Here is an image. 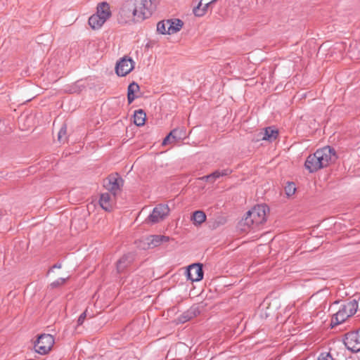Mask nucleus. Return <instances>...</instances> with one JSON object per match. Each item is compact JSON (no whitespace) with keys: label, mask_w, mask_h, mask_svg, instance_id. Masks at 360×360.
<instances>
[{"label":"nucleus","mask_w":360,"mask_h":360,"mask_svg":"<svg viewBox=\"0 0 360 360\" xmlns=\"http://www.w3.org/2000/svg\"><path fill=\"white\" fill-rule=\"evenodd\" d=\"M99 204L107 212H111L115 205V195L112 193H104L100 196Z\"/></svg>","instance_id":"9"},{"label":"nucleus","mask_w":360,"mask_h":360,"mask_svg":"<svg viewBox=\"0 0 360 360\" xmlns=\"http://www.w3.org/2000/svg\"><path fill=\"white\" fill-rule=\"evenodd\" d=\"M146 117V113L143 110H136L134 115V122L138 127L143 126L145 124Z\"/></svg>","instance_id":"21"},{"label":"nucleus","mask_w":360,"mask_h":360,"mask_svg":"<svg viewBox=\"0 0 360 360\" xmlns=\"http://www.w3.org/2000/svg\"><path fill=\"white\" fill-rule=\"evenodd\" d=\"M167 21L169 22V34L179 32L184 25V22L179 19H169Z\"/></svg>","instance_id":"17"},{"label":"nucleus","mask_w":360,"mask_h":360,"mask_svg":"<svg viewBox=\"0 0 360 360\" xmlns=\"http://www.w3.org/2000/svg\"><path fill=\"white\" fill-rule=\"evenodd\" d=\"M217 0H199L198 5L193 9V14L197 17H202L206 14L208 9Z\"/></svg>","instance_id":"11"},{"label":"nucleus","mask_w":360,"mask_h":360,"mask_svg":"<svg viewBox=\"0 0 360 360\" xmlns=\"http://www.w3.org/2000/svg\"><path fill=\"white\" fill-rule=\"evenodd\" d=\"M278 134L277 129L273 127H266L263 134L262 139L266 141H274Z\"/></svg>","instance_id":"20"},{"label":"nucleus","mask_w":360,"mask_h":360,"mask_svg":"<svg viewBox=\"0 0 360 360\" xmlns=\"http://www.w3.org/2000/svg\"><path fill=\"white\" fill-rule=\"evenodd\" d=\"M206 220V214L203 211L197 210L193 213L191 221L195 226H200Z\"/></svg>","instance_id":"18"},{"label":"nucleus","mask_w":360,"mask_h":360,"mask_svg":"<svg viewBox=\"0 0 360 360\" xmlns=\"http://www.w3.org/2000/svg\"><path fill=\"white\" fill-rule=\"evenodd\" d=\"M336 158L334 149L326 146L318 149L314 154L309 155L304 163L306 169L311 173L328 167Z\"/></svg>","instance_id":"2"},{"label":"nucleus","mask_w":360,"mask_h":360,"mask_svg":"<svg viewBox=\"0 0 360 360\" xmlns=\"http://www.w3.org/2000/svg\"><path fill=\"white\" fill-rule=\"evenodd\" d=\"M86 317V311H85L83 313H82L80 314V316H79L78 320H77L78 325H82L84 323Z\"/></svg>","instance_id":"29"},{"label":"nucleus","mask_w":360,"mask_h":360,"mask_svg":"<svg viewBox=\"0 0 360 360\" xmlns=\"http://www.w3.org/2000/svg\"><path fill=\"white\" fill-rule=\"evenodd\" d=\"M186 135V131L184 128L177 129H174L164 139L162 145L165 146L175 141L182 139Z\"/></svg>","instance_id":"12"},{"label":"nucleus","mask_w":360,"mask_h":360,"mask_svg":"<svg viewBox=\"0 0 360 360\" xmlns=\"http://www.w3.org/2000/svg\"><path fill=\"white\" fill-rule=\"evenodd\" d=\"M67 127L63 124L58 134V141L60 143H65L67 141Z\"/></svg>","instance_id":"25"},{"label":"nucleus","mask_w":360,"mask_h":360,"mask_svg":"<svg viewBox=\"0 0 360 360\" xmlns=\"http://www.w3.org/2000/svg\"><path fill=\"white\" fill-rule=\"evenodd\" d=\"M68 278H58L56 281H53L51 285L53 287V288H56V287H58V286H60L62 285H63L66 280L68 279Z\"/></svg>","instance_id":"27"},{"label":"nucleus","mask_w":360,"mask_h":360,"mask_svg":"<svg viewBox=\"0 0 360 360\" xmlns=\"http://www.w3.org/2000/svg\"><path fill=\"white\" fill-rule=\"evenodd\" d=\"M132 257L130 255H124L117 264V269L119 272H122L131 262Z\"/></svg>","instance_id":"23"},{"label":"nucleus","mask_w":360,"mask_h":360,"mask_svg":"<svg viewBox=\"0 0 360 360\" xmlns=\"http://www.w3.org/2000/svg\"><path fill=\"white\" fill-rule=\"evenodd\" d=\"M96 15L101 18H104L106 21L111 15L110 6L106 2L99 4L97 6Z\"/></svg>","instance_id":"15"},{"label":"nucleus","mask_w":360,"mask_h":360,"mask_svg":"<svg viewBox=\"0 0 360 360\" xmlns=\"http://www.w3.org/2000/svg\"><path fill=\"white\" fill-rule=\"evenodd\" d=\"M189 319H190V317L183 316V317L181 319V322H186V321H188Z\"/></svg>","instance_id":"30"},{"label":"nucleus","mask_w":360,"mask_h":360,"mask_svg":"<svg viewBox=\"0 0 360 360\" xmlns=\"http://www.w3.org/2000/svg\"><path fill=\"white\" fill-rule=\"evenodd\" d=\"M153 11L152 0H127L120 11L127 18L142 21L151 16Z\"/></svg>","instance_id":"1"},{"label":"nucleus","mask_w":360,"mask_h":360,"mask_svg":"<svg viewBox=\"0 0 360 360\" xmlns=\"http://www.w3.org/2000/svg\"><path fill=\"white\" fill-rule=\"evenodd\" d=\"M344 343L346 347L354 352L360 351V329L345 335Z\"/></svg>","instance_id":"6"},{"label":"nucleus","mask_w":360,"mask_h":360,"mask_svg":"<svg viewBox=\"0 0 360 360\" xmlns=\"http://www.w3.org/2000/svg\"><path fill=\"white\" fill-rule=\"evenodd\" d=\"M357 309L358 304L354 300L342 304L338 311L332 317V327L345 322L348 318L351 317L356 312Z\"/></svg>","instance_id":"4"},{"label":"nucleus","mask_w":360,"mask_h":360,"mask_svg":"<svg viewBox=\"0 0 360 360\" xmlns=\"http://www.w3.org/2000/svg\"><path fill=\"white\" fill-rule=\"evenodd\" d=\"M55 342L53 335L41 334L34 343V351L41 355L48 354L52 349Z\"/></svg>","instance_id":"5"},{"label":"nucleus","mask_w":360,"mask_h":360,"mask_svg":"<svg viewBox=\"0 0 360 360\" xmlns=\"http://www.w3.org/2000/svg\"><path fill=\"white\" fill-rule=\"evenodd\" d=\"M105 20L104 18H101L96 13L92 15L89 18V25L94 30H98L101 28L102 25L105 23Z\"/></svg>","instance_id":"16"},{"label":"nucleus","mask_w":360,"mask_h":360,"mask_svg":"<svg viewBox=\"0 0 360 360\" xmlns=\"http://www.w3.org/2000/svg\"><path fill=\"white\" fill-rule=\"evenodd\" d=\"M134 63L130 58L124 57L116 65V73L119 76H125L134 68Z\"/></svg>","instance_id":"8"},{"label":"nucleus","mask_w":360,"mask_h":360,"mask_svg":"<svg viewBox=\"0 0 360 360\" xmlns=\"http://www.w3.org/2000/svg\"><path fill=\"white\" fill-rule=\"evenodd\" d=\"M269 211V207L264 204L253 207L247 212L245 217L240 222L241 230L247 231L264 223Z\"/></svg>","instance_id":"3"},{"label":"nucleus","mask_w":360,"mask_h":360,"mask_svg":"<svg viewBox=\"0 0 360 360\" xmlns=\"http://www.w3.org/2000/svg\"><path fill=\"white\" fill-rule=\"evenodd\" d=\"M169 22L167 20H162L158 23L157 25V30L158 32L162 34H169V28H168Z\"/></svg>","instance_id":"24"},{"label":"nucleus","mask_w":360,"mask_h":360,"mask_svg":"<svg viewBox=\"0 0 360 360\" xmlns=\"http://www.w3.org/2000/svg\"><path fill=\"white\" fill-rule=\"evenodd\" d=\"M53 268H58V269H60L61 268V264H56L53 266Z\"/></svg>","instance_id":"32"},{"label":"nucleus","mask_w":360,"mask_h":360,"mask_svg":"<svg viewBox=\"0 0 360 360\" xmlns=\"http://www.w3.org/2000/svg\"><path fill=\"white\" fill-rule=\"evenodd\" d=\"M139 86L135 82H132L129 85L127 89V100L129 104L131 103L136 98L135 93L139 91Z\"/></svg>","instance_id":"19"},{"label":"nucleus","mask_w":360,"mask_h":360,"mask_svg":"<svg viewBox=\"0 0 360 360\" xmlns=\"http://www.w3.org/2000/svg\"><path fill=\"white\" fill-rule=\"evenodd\" d=\"M231 170L229 169H225L222 170H216L212 174L207 175V179H211V182H214L217 179H219L221 176H224L230 174L231 173Z\"/></svg>","instance_id":"22"},{"label":"nucleus","mask_w":360,"mask_h":360,"mask_svg":"<svg viewBox=\"0 0 360 360\" xmlns=\"http://www.w3.org/2000/svg\"><path fill=\"white\" fill-rule=\"evenodd\" d=\"M122 179L119 177L110 176L108 179V183L105 185L106 188L110 191V193H116V191L120 189Z\"/></svg>","instance_id":"14"},{"label":"nucleus","mask_w":360,"mask_h":360,"mask_svg":"<svg viewBox=\"0 0 360 360\" xmlns=\"http://www.w3.org/2000/svg\"><path fill=\"white\" fill-rule=\"evenodd\" d=\"M169 240V238L165 236L154 235L150 236L146 238V243L148 248H153L159 246L162 243H166Z\"/></svg>","instance_id":"13"},{"label":"nucleus","mask_w":360,"mask_h":360,"mask_svg":"<svg viewBox=\"0 0 360 360\" xmlns=\"http://www.w3.org/2000/svg\"><path fill=\"white\" fill-rule=\"evenodd\" d=\"M318 360H333V358L329 353H322L319 356Z\"/></svg>","instance_id":"28"},{"label":"nucleus","mask_w":360,"mask_h":360,"mask_svg":"<svg viewBox=\"0 0 360 360\" xmlns=\"http://www.w3.org/2000/svg\"><path fill=\"white\" fill-rule=\"evenodd\" d=\"M296 191L295 184L292 182H288L285 186V192L288 196H292Z\"/></svg>","instance_id":"26"},{"label":"nucleus","mask_w":360,"mask_h":360,"mask_svg":"<svg viewBox=\"0 0 360 360\" xmlns=\"http://www.w3.org/2000/svg\"><path fill=\"white\" fill-rule=\"evenodd\" d=\"M206 177H207V175L202 176V178H200V179L202 180V181H211V179H207Z\"/></svg>","instance_id":"31"},{"label":"nucleus","mask_w":360,"mask_h":360,"mask_svg":"<svg viewBox=\"0 0 360 360\" xmlns=\"http://www.w3.org/2000/svg\"><path fill=\"white\" fill-rule=\"evenodd\" d=\"M169 208L167 205H158L148 216L147 220L152 224H156L163 220L169 214Z\"/></svg>","instance_id":"7"},{"label":"nucleus","mask_w":360,"mask_h":360,"mask_svg":"<svg viewBox=\"0 0 360 360\" xmlns=\"http://www.w3.org/2000/svg\"><path fill=\"white\" fill-rule=\"evenodd\" d=\"M187 277L191 281H200L203 278V271L200 264H193L186 271Z\"/></svg>","instance_id":"10"}]
</instances>
